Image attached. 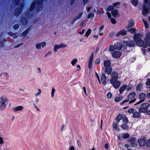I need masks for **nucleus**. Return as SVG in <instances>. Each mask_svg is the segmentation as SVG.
<instances>
[{"instance_id": "4", "label": "nucleus", "mask_w": 150, "mask_h": 150, "mask_svg": "<svg viewBox=\"0 0 150 150\" xmlns=\"http://www.w3.org/2000/svg\"><path fill=\"white\" fill-rule=\"evenodd\" d=\"M150 105V104L147 103H142L140 106V108H139V111L142 113H145L147 112Z\"/></svg>"}, {"instance_id": "63", "label": "nucleus", "mask_w": 150, "mask_h": 150, "mask_svg": "<svg viewBox=\"0 0 150 150\" xmlns=\"http://www.w3.org/2000/svg\"><path fill=\"white\" fill-rule=\"evenodd\" d=\"M77 142L78 146L79 147H81V144L80 141L78 140L77 141Z\"/></svg>"}, {"instance_id": "48", "label": "nucleus", "mask_w": 150, "mask_h": 150, "mask_svg": "<svg viewBox=\"0 0 150 150\" xmlns=\"http://www.w3.org/2000/svg\"><path fill=\"white\" fill-rule=\"evenodd\" d=\"M145 84L146 85H150V79L149 78H147L146 79V81L145 83Z\"/></svg>"}, {"instance_id": "3", "label": "nucleus", "mask_w": 150, "mask_h": 150, "mask_svg": "<svg viewBox=\"0 0 150 150\" xmlns=\"http://www.w3.org/2000/svg\"><path fill=\"white\" fill-rule=\"evenodd\" d=\"M7 100V97L4 96L0 98V110L1 111H3L5 108L6 106L5 103Z\"/></svg>"}, {"instance_id": "60", "label": "nucleus", "mask_w": 150, "mask_h": 150, "mask_svg": "<svg viewBox=\"0 0 150 150\" xmlns=\"http://www.w3.org/2000/svg\"><path fill=\"white\" fill-rule=\"evenodd\" d=\"M146 38L147 39L150 40V33L146 34Z\"/></svg>"}, {"instance_id": "49", "label": "nucleus", "mask_w": 150, "mask_h": 150, "mask_svg": "<svg viewBox=\"0 0 150 150\" xmlns=\"http://www.w3.org/2000/svg\"><path fill=\"white\" fill-rule=\"evenodd\" d=\"M93 62L89 61L88 64V67L89 69H91L92 66Z\"/></svg>"}, {"instance_id": "52", "label": "nucleus", "mask_w": 150, "mask_h": 150, "mask_svg": "<svg viewBox=\"0 0 150 150\" xmlns=\"http://www.w3.org/2000/svg\"><path fill=\"white\" fill-rule=\"evenodd\" d=\"M100 58H98L96 59L95 61V64H98L100 63Z\"/></svg>"}, {"instance_id": "12", "label": "nucleus", "mask_w": 150, "mask_h": 150, "mask_svg": "<svg viewBox=\"0 0 150 150\" xmlns=\"http://www.w3.org/2000/svg\"><path fill=\"white\" fill-rule=\"evenodd\" d=\"M112 67H105L104 74L108 75H110L112 72Z\"/></svg>"}, {"instance_id": "50", "label": "nucleus", "mask_w": 150, "mask_h": 150, "mask_svg": "<svg viewBox=\"0 0 150 150\" xmlns=\"http://www.w3.org/2000/svg\"><path fill=\"white\" fill-rule=\"evenodd\" d=\"M111 21L112 23L113 24H115L116 23V20L113 18H111Z\"/></svg>"}, {"instance_id": "18", "label": "nucleus", "mask_w": 150, "mask_h": 150, "mask_svg": "<svg viewBox=\"0 0 150 150\" xmlns=\"http://www.w3.org/2000/svg\"><path fill=\"white\" fill-rule=\"evenodd\" d=\"M115 49L118 50H120L122 48V44L120 42H118L115 45Z\"/></svg>"}, {"instance_id": "34", "label": "nucleus", "mask_w": 150, "mask_h": 150, "mask_svg": "<svg viewBox=\"0 0 150 150\" xmlns=\"http://www.w3.org/2000/svg\"><path fill=\"white\" fill-rule=\"evenodd\" d=\"M114 8V7L112 5L109 6L107 8V11H110L111 10H113Z\"/></svg>"}, {"instance_id": "43", "label": "nucleus", "mask_w": 150, "mask_h": 150, "mask_svg": "<svg viewBox=\"0 0 150 150\" xmlns=\"http://www.w3.org/2000/svg\"><path fill=\"white\" fill-rule=\"evenodd\" d=\"M77 61V59H73L71 62V64L73 65L74 66V65L76 64V62Z\"/></svg>"}, {"instance_id": "15", "label": "nucleus", "mask_w": 150, "mask_h": 150, "mask_svg": "<svg viewBox=\"0 0 150 150\" xmlns=\"http://www.w3.org/2000/svg\"><path fill=\"white\" fill-rule=\"evenodd\" d=\"M111 13L113 16L115 18H117L119 16V14L118 13V10L117 9H115L112 11Z\"/></svg>"}, {"instance_id": "28", "label": "nucleus", "mask_w": 150, "mask_h": 150, "mask_svg": "<svg viewBox=\"0 0 150 150\" xmlns=\"http://www.w3.org/2000/svg\"><path fill=\"white\" fill-rule=\"evenodd\" d=\"M122 120V122L123 124H127L129 122V120L128 118L126 116H123Z\"/></svg>"}, {"instance_id": "38", "label": "nucleus", "mask_w": 150, "mask_h": 150, "mask_svg": "<svg viewBox=\"0 0 150 150\" xmlns=\"http://www.w3.org/2000/svg\"><path fill=\"white\" fill-rule=\"evenodd\" d=\"M129 135L128 133H124L122 135V137L124 139H127L129 137Z\"/></svg>"}, {"instance_id": "9", "label": "nucleus", "mask_w": 150, "mask_h": 150, "mask_svg": "<svg viewBox=\"0 0 150 150\" xmlns=\"http://www.w3.org/2000/svg\"><path fill=\"white\" fill-rule=\"evenodd\" d=\"M146 97V96L145 94L143 93H141L139 95V99H140V100L134 105H136L143 102L145 100Z\"/></svg>"}, {"instance_id": "22", "label": "nucleus", "mask_w": 150, "mask_h": 150, "mask_svg": "<svg viewBox=\"0 0 150 150\" xmlns=\"http://www.w3.org/2000/svg\"><path fill=\"white\" fill-rule=\"evenodd\" d=\"M23 109V107L21 105L15 107L13 108V110L14 112H16L19 110H21Z\"/></svg>"}, {"instance_id": "62", "label": "nucleus", "mask_w": 150, "mask_h": 150, "mask_svg": "<svg viewBox=\"0 0 150 150\" xmlns=\"http://www.w3.org/2000/svg\"><path fill=\"white\" fill-rule=\"evenodd\" d=\"M106 13L108 15V18L110 19L111 18V16L110 13L109 12H106Z\"/></svg>"}, {"instance_id": "37", "label": "nucleus", "mask_w": 150, "mask_h": 150, "mask_svg": "<svg viewBox=\"0 0 150 150\" xmlns=\"http://www.w3.org/2000/svg\"><path fill=\"white\" fill-rule=\"evenodd\" d=\"M123 98V97L120 98V97H116L114 99V100L116 102H118L120 100H121Z\"/></svg>"}, {"instance_id": "21", "label": "nucleus", "mask_w": 150, "mask_h": 150, "mask_svg": "<svg viewBox=\"0 0 150 150\" xmlns=\"http://www.w3.org/2000/svg\"><path fill=\"white\" fill-rule=\"evenodd\" d=\"M129 24L127 25V28L128 29L132 28L134 25V21L133 19H131L129 21Z\"/></svg>"}, {"instance_id": "44", "label": "nucleus", "mask_w": 150, "mask_h": 150, "mask_svg": "<svg viewBox=\"0 0 150 150\" xmlns=\"http://www.w3.org/2000/svg\"><path fill=\"white\" fill-rule=\"evenodd\" d=\"M19 24H17L13 25V28L14 30H16L19 28Z\"/></svg>"}, {"instance_id": "54", "label": "nucleus", "mask_w": 150, "mask_h": 150, "mask_svg": "<svg viewBox=\"0 0 150 150\" xmlns=\"http://www.w3.org/2000/svg\"><path fill=\"white\" fill-rule=\"evenodd\" d=\"M93 54L92 53L90 57L89 61L93 62Z\"/></svg>"}, {"instance_id": "61", "label": "nucleus", "mask_w": 150, "mask_h": 150, "mask_svg": "<svg viewBox=\"0 0 150 150\" xmlns=\"http://www.w3.org/2000/svg\"><path fill=\"white\" fill-rule=\"evenodd\" d=\"M127 45H123L122 44V48L123 49V51H125L127 50Z\"/></svg>"}, {"instance_id": "20", "label": "nucleus", "mask_w": 150, "mask_h": 150, "mask_svg": "<svg viewBox=\"0 0 150 150\" xmlns=\"http://www.w3.org/2000/svg\"><path fill=\"white\" fill-rule=\"evenodd\" d=\"M141 112H135L133 113L132 117L135 118H139L141 116Z\"/></svg>"}, {"instance_id": "27", "label": "nucleus", "mask_w": 150, "mask_h": 150, "mask_svg": "<svg viewBox=\"0 0 150 150\" xmlns=\"http://www.w3.org/2000/svg\"><path fill=\"white\" fill-rule=\"evenodd\" d=\"M143 85L142 83H139L136 87L137 91H140L142 88Z\"/></svg>"}, {"instance_id": "13", "label": "nucleus", "mask_w": 150, "mask_h": 150, "mask_svg": "<svg viewBox=\"0 0 150 150\" xmlns=\"http://www.w3.org/2000/svg\"><path fill=\"white\" fill-rule=\"evenodd\" d=\"M20 21L23 25H26L28 22L27 18L24 16H22L21 17Z\"/></svg>"}, {"instance_id": "17", "label": "nucleus", "mask_w": 150, "mask_h": 150, "mask_svg": "<svg viewBox=\"0 0 150 150\" xmlns=\"http://www.w3.org/2000/svg\"><path fill=\"white\" fill-rule=\"evenodd\" d=\"M106 79L107 78L105 74L104 73L102 74L101 77V80L102 84L104 85H105L106 84Z\"/></svg>"}, {"instance_id": "25", "label": "nucleus", "mask_w": 150, "mask_h": 150, "mask_svg": "<svg viewBox=\"0 0 150 150\" xmlns=\"http://www.w3.org/2000/svg\"><path fill=\"white\" fill-rule=\"evenodd\" d=\"M30 30V29L29 28L21 34V35L24 37H26L28 33V32Z\"/></svg>"}, {"instance_id": "58", "label": "nucleus", "mask_w": 150, "mask_h": 150, "mask_svg": "<svg viewBox=\"0 0 150 150\" xmlns=\"http://www.w3.org/2000/svg\"><path fill=\"white\" fill-rule=\"evenodd\" d=\"M61 48H64L67 47V45H65L63 43H61L60 45H59Z\"/></svg>"}, {"instance_id": "40", "label": "nucleus", "mask_w": 150, "mask_h": 150, "mask_svg": "<svg viewBox=\"0 0 150 150\" xmlns=\"http://www.w3.org/2000/svg\"><path fill=\"white\" fill-rule=\"evenodd\" d=\"M144 23V25L145 27L146 28H147L149 27V24H148L146 21H144V19H143Z\"/></svg>"}, {"instance_id": "41", "label": "nucleus", "mask_w": 150, "mask_h": 150, "mask_svg": "<svg viewBox=\"0 0 150 150\" xmlns=\"http://www.w3.org/2000/svg\"><path fill=\"white\" fill-rule=\"evenodd\" d=\"M113 126L114 128L115 129H117L118 128V124L116 122H113L112 123Z\"/></svg>"}, {"instance_id": "51", "label": "nucleus", "mask_w": 150, "mask_h": 150, "mask_svg": "<svg viewBox=\"0 0 150 150\" xmlns=\"http://www.w3.org/2000/svg\"><path fill=\"white\" fill-rule=\"evenodd\" d=\"M120 2H116L113 4V5L114 6L117 7L118 6H119L120 5Z\"/></svg>"}, {"instance_id": "42", "label": "nucleus", "mask_w": 150, "mask_h": 150, "mask_svg": "<svg viewBox=\"0 0 150 150\" xmlns=\"http://www.w3.org/2000/svg\"><path fill=\"white\" fill-rule=\"evenodd\" d=\"M136 139L134 137H132L129 138L128 139V141L129 142H134L136 141Z\"/></svg>"}, {"instance_id": "8", "label": "nucleus", "mask_w": 150, "mask_h": 150, "mask_svg": "<svg viewBox=\"0 0 150 150\" xmlns=\"http://www.w3.org/2000/svg\"><path fill=\"white\" fill-rule=\"evenodd\" d=\"M123 43L125 44L127 46L129 47H133L135 45V41H134L132 40H129L127 41L124 40L123 41Z\"/></svg>"}, {"instance_id": "26", "label": "nucleus", "mask_w": 150, "mask_h": 150, "mask_svg": "<svg viewBox=\"0 0 150 150\" xmlns=\"http://www.w3.org/2000/svg\"><path fill=\"white\" fill-rule=\"evenodd\" d=\"M136 93L135 92H132L127 96V98H130V99H132L134 97Z\"/></svg>"}, {"instance_id": "39", "label": "nucleus", "mask_w": 150, "mask_h": 150, "mask_svg": "<svg viewBox=\"0 0 150 150\" xmlns=\"http://www.w3.org/2000/svg\"><path fill=\"white\" fill-rule=\"evenodd\" d=\"M16 6H18L20 4L21 0H13Z\"/></svg>"}, {"instance_id": "31", "label": "nucleus", "mask_w": 150, "mask_h": 150, "mask_svg": "<svg viewBox=\"0 0 150 150\" xmlns=\"http://www.w3.org/2000/svg\"><path fill=\"white\" fill-rule=\"evenodd\" d=\"M137 145L138 144L137 142H133L129 144V146L131 147H135L137 148Z\"/></svg>"}, {"instance_id": "29", "label": "nucleus", "mask_w": 150, "mask_h": 150, "mask_svg": "<svg viewBox=\"0 0 150 150\" xmlns=\"http://www.w3.org/2000/svg\"><path fill=\"white\" fill-rule=\"evenodd\" d=\"M120 127L122 129L124 130H128L129 129V126L127 124H123L121 125Z\"/></svg>"}, {"instance_id": "47", "label": "nucleus", "mask_w": 150, "mask_h": 150, "mask_svg": "<svg viewBox=\"0 0 150 150\" xmlns=\"http://www.w3.org/2000/svg\"><path fill=\"white\" fill-rule=\"evenodd\" d=\"M55 91V89L53 87H52V93H51V96L52 97H53L54 95V93Z\"/></svg>"}, {"instance_id": "46", "label": "nucleus", "mask_w": 150, "mask_h": 150, "mask_svg": "<svg viewBox=\"0 0 150 150\" xmlns=\"http://www.w3.org/2000/svg\"><path fill=\"white\" fill-rule=\"evenodd\" d=\"M107 96L108 98H110L112 96V95L110 92H109L107 93Z\"/></svg>"}, {"instance_id": "14", "label": "nucleus", "mask_w": 150, "mask_h": 150, "mask_svg": "<svg viewBox=\"0 0 150 150\" xmlns=\"http://www.w3.org/2000/svg\"><path fill=\"white\" fill-rule=\"evenodd\" d=\"M149 11V9L146 6V5H144L142 11L143 15L144 16L146 15L148 13Z\"/></svg>"}, {"instance_id": "1", "label": "nucleus", "mask_w": 150, "mask_h": 150, "mask_svg": "<svg viewBox=\"0 0 150 150\" xmlns=\"http://www.w3.org/2000/svg\"><path fill=\"white\" fill-rule=\"evenodd\" d=\"M140 34H134V39L135 41V44L139 47L142 46L144 48H146L148 46L150 47V41L149 40H145L144 42V40L141 39V38L140 36Z\"/></svg>"}, {"instance_id": "45", "label": "nucleus", "mask_w": 150, "mask_h": 150, "mask_svg": "<svg viewBox=\"0 0 150 150\" xmlns=\"http://www.w3.org/2000/svg\"><path fill=\"white\" fill-rule=\"evenodd\" d=\"M8 35H9L11 37H13L14 35H16L17 33H13L11 32H9L8 33Z\"/></svg>"}, {"instance_id": "7", "label": "nucleus", "mask_w": 150, "mask_h": 150, "mask_svg": "<svg viewBox=\"0 0 150 150\" xmlns=\"http://www.w3.org/2000/svg\"><path fill=\"white\" fill-rule=\"evenodd\" d=\"M138 142L140 146H144L146 145V138L145 137H142L138 140Z\"/></svg>"}, {"instance_id": "53", "label": "nucleus", "mask_w": 150, "mask_h": 150, "mask_svg": "<svg viewBox=\"0 0 150 150\" xmlns=\"http://www.w3.org/2000/svg\"><path fill=\"white\" fill-rule=\"evenodd\" d=\"M82 14H83V13L82 12H81L79 14V16H77L76 17V19H79L81 17Z\"/></svg>"}, {"instance_id": "19", "label": "nucleus", "mask_w": 150, "mask_h": 150, "mask_svg": "<svg viewBox=\"0 0 150 150\" xmlns=\"http://www.w3.org/2000/svg\"><path fill=\"white\" fill-rule=\"evenodd\" d=\"M103 65L105 67H111V62L109 60H104L103 62Z\"/></svg>"}, {"instance_id": "5", "label": "nucleus", "mask_w": 150, "mask_h": 150, "mask_svg": "<svg viewBox=\"0 0 150 150\" xmlns=\"http://www.w3.org/2000/svg\"><path fill=\"white\" fill-rule=\"evenodd\" d=\"M24 6L23 3H21L19 6V8L17 7L15 10L14 15L16 17H18L21 13Z\"/></svg>"}, {"instance_id": "16", "label": "nucleus", "mask_w": 150, "mask_h": 150, "mask_svg": "<svg viewBox=\"0 0 150 150\" xmlns=\"http://www.w3.org/2000/svg\"><path fill=\"white\" fill-rule=\"evenodd\" d=\"M127 34V31L124 29L121 30L116 34L117 37H119L120 35H125Z\"/></svg>"}, {"instance_id": "56", "label": "nucleus", "mask_w": 150, "mask_h": 150, "mask_svg": "<svg viewBox=\"0 0 150 150\" xmlns=\"http://www.w3.org/2000/svg\"><path fill=\"white\" fill-rule=\"evenodd\" d=\"M109 49L110 51L112 52L114 50V47L112 45H111L110 46Z\"/></svg>"}, {"instance_id": "10", "label": "nucleus", "mask_w": 150, "mask_h": 150, "mask_svg": "<svg viewBox=\"0 0 150 150\" xmlns=\"http://www.w3.org/2000/svg\"><path fill=\"white\" fill-rule=\"evenodd\" d=\"M110 83L113 85V86L115 89H117L120 86L121 82L120 81L117 80L116 81H113L110 82Z\"/></svg>"}, {"instance_id": "24", "label": "nucleus", "mask_w": 150, "mask_h": 150, "mask_svg": "<svg viewBox=\"0 0 150 150\" xmlns=\"http://www.w3.org/2000/svg\"><path fill=\"white\" fill-rule=\"evenodd\" d=\"M123 115L122 114H120L117 115L116 118V122H119L121 120H122Z\"/></svg>"}, {"instance_id": "30", "label": "nucleus", "mask_w": 150, "mask_h": 150, "mask_svg": "<svg viewBox=\"0 0 150 150\" xmlns=\"http://www.w3.org/2000/svg\"><path fill=\"white\" fill-rule=\"evenodd\" d=\"M61 48L59 45L55 44L54 46V51L55 52H56L57 51V49H59Z\"/></svg>"}, {"instance_id": "35", "label": "nucleus", "mask_w": 150, "mask_h": 150, "mask_svg": "<svg viewBox=\"0 0 150 150\" xmlns=\"http://www.w3.org/2000/svg\"><path fill=\"white\" fill-rule=\"evenodd\" d=\"M91 32V30L90 29H89L87 32H86V34L85 35V36L88 37L89 35L90 34Z\"/></svg>"}, {"instance_id": "32", "label": "nucleus", "mask_w": 150, "mask_h": 150, "mask_svg": "<svg viewBox=\"0 0 150 150\" xmlns=\"http://www.w3.org/2000/svg\"><path fill=\"white\" fill-rule=\"evenodd\" d=\"M137 30L136 29L134 28H132L130 29H128V31L130 32L131 33L133 34L134 33H135Z\"/></svg>"}, {"instance_id": "2", "label": "nucleus", "mask_w": 150, "mask_h": 150, "mask_svg": "<svg viewBox=\"0 0 150 150\" xmlns=\"http://www.w3.org/2000/svg\"><path fill=\"white\" fill-rule=\"evenodd\" d=\"M36 0V1H34L32 3L29 8L30 12L32 11L35 8L36 11L37 12H39L42 9L44 0Z\"/></svg>"}, {"instance_id": "23", "label": "nucleus", "mask_w": 150, "mask_h": 150, "mask_svg": "<svg viewBox=\"0 0 150 150\" xmlns=\"http://www.w3.org/2000/svg\"><path fill=\"white\" fill-rule=\"evenodd\" d=\"M127 86V85L126 84H124L120 88L119 91L120 94L122 93L125 90Z\"/></svg>"}, {"instance_id": "57", "label": "nucleus", "mask_w": 150, "mask_h": 150, "mask_svg": "<svg viewBox=\"0 0 150 150\" xmlns=\"http://www.w3.org/2000/svg\"><path fill=\"white\" fill-rule=\"evenodd\" d=\"M115 33L114 32H112L110 33L109 34V37L110 38H112L114 35Z\"/></svg>"}, {"instance_id": "11", "label": "nucleus", "mask_w": 150, "mask_h": 150, "mask_svg": "<svg viewBox=\"0 0 150 150\" xmlns=\"http://www.w3.org/2000/svg\"><path fill=\"white\" fill-rule=\"evenodd\" d=\"M122 55L121 53L118 51H115L112 53V55L114 58L117 59L120 58Z\"/></svg>"}, {"instance_id": "36", "label": "nucleus", "mask_w": 150, "mask_h": 150, "mask_svg": "<svg viewBox=\"0 0 150 150\" xmlns=\"http://www.w3.org/2000/svg\"><path fill=\"white\" fill-rule=\"evenodd\" d=\"M94 17V14L93 13H89L87 16V18L89 19L91 18H93Z\"/></svg>"}, {"instance_id": "33", "label": "nucleus", "mask_w": 150, "mask_h": 150, "mask_svg": "<svg viewBox=\"0 0 150 150\" xmlns=\"http://www.w3.org/2000/svg\"><path fill=\"white\" fill-rule=\"evenodd\" d=\"M131 3L135 6H137V5L138 1V0H131Z\"/></svg>"}, {"instance_id": "6", "label": "nucleus", "mask_w": 150, "mask_h": 150, "mask_svg": "<svg viewBox=\"0 0 150 150\" xmlns=\"http://www.w3.org/2000/svg\"><path fill=\"white\" fill-rule=\"evenodd\" d=\"M111 79L110 82H112L113 81H116L118 79V74L117 71H113L110 74Z\"/></svg>"}, {"instance_id": "59", "label": "nucleus", "mask_w": 150, "mask_h": 150, "mask_svg": "<svg viewBox=\"0 0 150 150\" xmlns=\"http://www.w3.org/2000/svg\"><path fill=\"white\" fill-rule=\"evenodd\" d=\"M134 109H133V108H131V109H129L128 111V113H133L134 112Z\"/></svg>"}, {"instance_id": "64", "label": "nucleus", "mask_w": 150, "mask_h": 150, "mask_svg": "<svg viewBox=\"0 0 150 150\" xmlns=\"http://www.w3.org/2000/svg\"><path fill=\"white\" fill-rule=\"evenodd\" d=\"M83 1V4L86 5L87 4L88 2V0H82Z\"/></svg>"}, {"instance_id": "55", "label": "nucleus", "mask_w": 150, "mask_h": 150, "mask_svg": "<svg viewBox=\"0 0 150 150\" xmlns=\"http://www.w3.org/2000/svg\"><path fill=\"white\" fill-rule=\"evenodd\" d=\"M36 48L38 49H41V44L38 43L36 44Z\"/></svg>"}]
</instances>
